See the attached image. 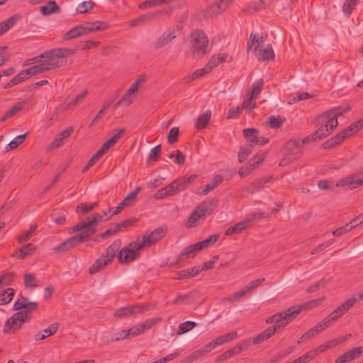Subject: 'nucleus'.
I'll use <instances>...</instances> for the list:
<instances>
[{"instance_id":"f257e3e1","label":"nucleus","mask_w":363,"mask_h":363,"mask_svg":"<svg viewBox=\"0 0 363 363\" xmlns=\"http://www.w3.org/2000/svg\"><path fill=\"white\" fill-rule=\"evenodd\" d=\"M303 307L302 306H296L287 308L284 311L274 314L269 317L266 323L268 324L274 323V325L268 327L262 333L258 334L252 340L253 345L259 344L270 338L277 331L284 328L288 323L298 315Z\"/></svg>"},{"instance_id":"f03ea898","label":"nucleus","mask_w":363,"mask_h":363,"mask_svg":"<svg viewBox=\"0 0 363 363\" xmlns=\"http://www.w3.org/2000/svg\"><path fill=\"white\" fill-rule=\"evenodd\" d=\"M74 54L72 49L61 48L47 50L32 58L33 62H42L48 71L66 66L67 60L65 57Z\"/></svg>"},{"instance_id":"7ed1b4c3","label":"nucleus","mask_w":363,"mask_h":363,"mask_svg":"<svg viewBox=\"0 0 363 363\" xmlns=\"http://www.w3.org/2000/svg\"><path fill=\"white\" fill-rule=\"evenodd\" d=\"M350 109V106L345 107H337L329 111H327L322 115L317 118V123L320 125L318 130L314 133L320 140L328 136L335 128L338 125L337 118L342 116L343 113L348 111Z\"/></svg>"},{"instance_id":"20e7f679","label":"nucleus","mask_w":363,"mask_h":363,"mask_svg":"<svg viewBox=\"0 0 363 363\" xmlns=\"http://www.w3.org/2000/svg\"><path fill=\"white\" fill-rule=\"evenodd\" d=\"M196 178V174H191L189 177H180L171 184L159 189L154 194V198L160 200L168 196H174L187 188Z\"/></svg>"},{"instance_id":"39448f33","label":"nucleus","mask_w":363,"mask_h":363,"mask_svg":"<svg viewBox=\"0 0 363 363\" xmlns=\"http://www.w3.org/2000/svg\"><path fill=\"white\" fill-rule=\"evenodd\" d=\"M232 0H218L207 8L202 9L194 15V18L197 21L206 19H211L221 14L230 6Z\"/></svg>"},{"instance_id":"423d86ee","label":"nucleus","mask_w":363,"mask_h":363,"mask_svg":"<svg viewBox=\"0 0 363 363\" xmlns=\"http://www.w3.org/2000/svg\"><path fill=\"white\" fill-rule=\"evenodd\" d=\"M192 52L194 54L203 55L207 52L208 39L203 30L195 29L191 33Z\"/></svg>"},{"instance_id":"0eeeda50","label":"nucleus","mask_w":363,"mask_h":363,"mask_svg":"<svg viewBox=\"0 0 363 363\" xmlns=\"http://www.w3.org/2000/svg\"><path fill=\"white\" fill-rule=\"evenodd\" d=\"M144 247V243L132 242L128 247H123L118 254V262L121 264H127L137 259L140 254L138 250Z\"/></svg>"},{"instance_id":"6e6552de","label":"nucleus","mask_w":363,"mask_h":363,"mask_svg":"<svg viewBox=\"0 0 363 363\" xmlns=\"http://www.w3.org/2000/svg\"><path fill=\"white\" fill-rule=\"evenodd\" d=\"M30 318L26 312H17L14 313L6 321L4 332L5 333L16 332L21 328L23 323L28 322Z\"/></svg>"},{"instance_id":"1a4fd4ad","label":"nucleus","mask_w":363,"mask_h":363,"mask_svg":"<svg viewBox=\"0 0 363 363\" xmlns=\"http://www.w3.org/2000/svg\"><path fill=\"white\" fill-rule=\"evenodd\" d=\"M171 13L170 10L168 9H161L158 10L152 13H149L147 14L142 15L139 16L138 18L133 20L130 23V26L134 27L138 26L141 24L148 23L151 21H152L155 18H160L161 16L164 15H169Z\"/></svg>"},{"instance_id":"9d476101","label":"nucleus","mask_w":363,"mask_h":363,"mask_svg":"<svg viewBox=\"0 0 363 363\" xmlns=\"http://www.w3.org/2000/svg\"><path fill=\"white\" fill-rule=\"evenodd\" d=\"M149 309L150 307L147 305H133L116 310L113 315L118 318H125L137 313H144Z\"/></svg>"},{"instance_id":"9b49d317","label":"nucleus","mask_w":363,"mask_h":363,"mask_svg":"<svg viewBox=\"0 0 363 363\" xmlns=\"http://www.w3.org/2000/svg\"><path fill=\"white\" fill-rule=\"evenodd\" d=\"M167 231V228L164 225L157 228L148 235L144 236L143 242H140L139 243H144V246H150L155 244L164 237Z\"/></svg>"},{"instance_id":"f8f14e48","label":"nucleus","mask_w":363,"mask_h":363,"mask_svg":"<svg viewBox=\"0 0 363 363\" xmlns=\"http://www.w3.org/2000/svg\"><path fill=\"white\" fill-rule=\"evenodd\" d=\"M360 173L350 174L347 177L340 179L336 182L337 187H346L348 190H353L359 186Z\"/></svg>"},{"instance_id":"ddd939ff","label":"nucleus","mask_w":363,"mask_h":363,"mask_svg":"<svg viewBox=\"0 0 363 363\" xmlns=\"http://www.w3.org/2000/svg\"><path fill=\"white\" fill-rule=\"evenodd\" d=\"M254 51L259 61H272L275 57V53L271 44L267 45L265 48L255 46Z\"/></svg>"},{"instance_id":"4468645a","label":"nucleus","mask_w":363,"mask_h":363,"mask_svg":"<svg viewBox=\"0 0 363 363\" xmlns=\"http://www.w3.org/2000/svg\"><path fill=\"white\" fill-rule=\"evenodd\" d=\"M38 307V303L29 301L28 298L21 296L15 302L13 305V310L19 311L25 309L23 312H26L28 314V312H32L36 310Z\"/></svg>"},{"instance_id":"2eb2a0df","label":"nucleus","mask_w":363,"mask_h":363,"mask_svg":"<svg viewBox=\"0 0 363 363\" xmlns=\"http://www.w3.org/2000/svg\"><path fill=\"white\" fill-rule=\"evenodd\" d=\"M218 205V199L216 198L211 199L208 201H203L200 205L196 206V209L203 217L211 214Z\"/></svg>"},{"instance_id":"dca6fc26","label":"nucleus","mask_w":363,"mask_h":363,"mask_svg":"<svg viewBox=\"0 0 363 363\" xmlns=\"http://www.w3.org/2000/svg\"><path fill=\"white\" fill-rule=\"evenodd\" d=\"M196 250H199L196 247H195V244L187 246L177 256L176 260L169 264V267H174L179 264L181 262H182L185 259H188L189 257H194V252Z\"/></svg>"},{"instance_id":"f3484780","label":"nucleus","mask_w":363,"mask_h":363,"mask_svg":"<svg viewBox=\"0 0 363 363\" xmlns=\"http://www.w3.org/2000/svg\"><path fill=\"white\" fill-rule=\"evenodd\" d=\"M363 353V347H356L352 350L345 352L342 355L338 357L335 362L336 363H346L359 357V355Z\"/></svg>"},{"instance_id":"a211bd4d","label":"nucleus","mask_w":363,"mask_h":363,"mask_svg":"<svg viewBox=\"0 0 363 363\" xmlns=\"http://www.w3.org/2000/svg\"><path fill=\"white\" fill-rule=\"evenodd\" d=\"M175 33L176 31L174 29L167 30L164 32L155 43V48L158 50L169 43L176 38Z\"/></svg>"},{"instance_id":"6ab92c4d","label":"nucleus","mask_w":363,"mask_h":363,"mask_svg":"<svg viewBox=\"0 0 363 363\" xmlns=\"http://www.w3.org/2000/svg\"><path fill=\"white\" fill-rule=\"evenodd\" d=\"M248 345L249 344L246 342H243L240 345H236L220 354L215 361L216 362H223L233 355L239 354L242 350L247 349Z\"/></svg>"},{"instance_id":"aec40b11","label":"nucleus","mask_w":363,"mask_h":363,"mask_svg":"<svg viewBox=\"0 0 363 363\" xmlns=\"http://www.w3.org/2000/svg\"><path fill=\"white\" fill-rule=\"evenodd\" d=\"M267 39V33H262L260 35H257L251 33L247 43V52H250L252 50H254L255 46L262 47L261 45L265 43Z\"/></svg>"},{"instance_id":"412c9836","label":"nucleus","mask_w":363,"mask_h":363,"mask_svg":"<svg viewBox=\"0 0 363 363\" xmlns=\"http://www.w3.org/2000/svg\"><path fill=\"white\" fill-rule=\"evenodd\" d=\"M79 245L74 236H72L65 241L61 242L59 245L52 248V251L55 253L65 252L70 250Z\"/></svg>"},{"instance_id":"4be33fe9","label":"nucleus","mask_w":363,"mask_h":363,"mask_svg":"<svg viewBox=\"0 0 363 363\" xmlns=\"http://www.w3.org/2000/svg\"><path fill=\"white\" fill-rule=\"evenodd\" d=\"M146 81V74H140L137 79L133 83L131 86L125 91V93L122 96L123 100H128L129 98L136 93L139 89L140 84H143Z\"/></svg>"},{"instance_id":"5701e85b","label":"nucleus","mask_w":363,"mask_h":363,"mask_svg":"<svg viewBox=\"0 0 363 363\" xmlns=\"http://www.w3.org/2000/svg\"><path fill=\"white\" fill-rule=\"evenodd\" d=\"M272 179V177H264L259 179H257L253 182H252L250 184H249L245 188V191L247 194H255L259 191H260Z\"/></svg>"},{"instance_id":"b1692460","label":"nucleus","mask_w":363,"mask_h":363,"mask_svg":"<svg viewBox=\"0 0 363 363\" xmlns=\"http://www.w3.org/2000/svg\"><path fill=\"white\" fill-rule=\"evenodd\" d=\"M333 345L328 342L323 344L320 346H319L318 350H312L311 351H308V352L301 356L299 359L301 363H306L310 360L313 359V358H315L318 355L319 352H323L325 350L331 347Z\"/></svg>"},{"instance_id":"393cba45","label":"nucleus","mask_w":363,"mask_h":363,"mask_svg":"<svg viewBox=\"0 0 363 363\" xmlns=\"http://www.w3.org/2000/svg\"><path fill=\"white\" fill-rule=\"evenodd\" d=\"M121 245V240L120 239L115 240L106 249V253L102 255L105 257L107 261L111 262L113 261L116 256V252Z\"/></svg>"},{"instance_id":"a878e982","label":"nucleus","mask_w":363,"mask_h":363,"mask_svg":"<svg viewBox=\"0 0 363 363\" xmlns=\"http://www.w3.org/2000/svg\"><path fill=\"white\" fill-rule=\"evenodd\" d=\"M40 11L43 16H47L55 13H59L60 8L55 1H50L46 5L40 6Z\"/></svg>"},{"instance_id":"bb28decb","label":"nucleus","mask_w":363,"mask_h":363,"mask_svg":"<svg viewBox=\"0 0 363 363\" xmlns=\"http://www.w3.org/2000/svg\"><path fill=\"white\" fill-rule=\"evenodd\" d=\"M346 138H347L342 133V131H341L339 133H337V135H335L334 137L331 138L330 139H329L327 141H325V143H323L322 144L321 147L325 150L332 148V147H335V145L342 143Z\"/></svg>"},{"instance_id":"cd10ccee","label":"nucleus","mask_w":363,"mask_h":363,"mask_svg":"<svg viewBox=\"0 0 363 363\" xmlns=\"http://www.w3.org/2000/svg\"><path fill=\"white\" fill-rule=\"evenodd\" d=\"M111 263L110 261H107L106 258L101 255L98 258L93 264L89 267V272L90 274H94L104 269L108 264Z\"/></svg>"},{"instance_id":"c85d7f7f","label":"nucleus","mask_w":363,"mask_h":363,"mask_svg":"<svg viewBox=\"0 0 363 363\" xmlns=\"http://www.w3.org/2000/svg\"><path fill=\"white\" fill-rule=\"evenodd\" d=\"M84 35L85 34L83 29V25H78L65 33L62 37V39L63 40H69Z\"/></svg>"},{"instance_id":"c756f323","label":"nucleus","mask_w":363,"mask_h":363,"mask_svg":"<svg viewBox=\"0 0 363 363\" xmlns=\"http://www.w3.org/2000/svg\"><path fill=\"white\" fill-rule=\"evenodd\" d=\"M96 232V229L93 225H89L88 227L84 228L82 232L78 235H74L79 244L82 243L84 240L89 238Z\"/></svg>"},{"instance_id":"7c9ffc66","label":"nucleus","mask_w":363,"mask_h":363,"mask_svg":"<svg viewBox=\"0 0 363 363\" xmlns=\"http://www.w3.org/2000/svg\"><path fill=\"white\" fill-rule=\"evenodd\" d=\"M250 222V220L239 222L236 223L235 225L228 228L226 230L225 234L226 235H232L233 234L240 233L242 230H244L248 227Z\"/></svg>"},{"instance_id":"2f4dec72","label":"nucleus","mask_w":363,"mask_h":363,"mask_svg":"<svg viewBox=\"0 0 363 363\" xmlns=\"http://www.w3.org/2000/svg\"><path fill=\"white\" fill-rule=\"evenodd\" d=\"M200 273L199 267H192L189 269H184L177 272V277L176 279L182 280L190 277H194Z\"/></svg>"},{"instance_id":"473e14b6","label":"nucleus","mask_w":363,"mask_h":363,"mask_svg":"<svg viewBox=\"0 0 363 363\" xmlns=\"http://www.w3.org/2000/svg\"><path fill=\"white\" fill-rule=\"evenodd\" d=\"M106 23L101 21L88 23L86 26L83 25V29L85 35L93 31L104 30L106 28Z\"/></svg>"},{"instance_id":"72a5a7b5","label":"nucleus","mask_w":363,"mask_h":363,"mask_svg":"<svg viewBox=\"0 0 363 363\" xmlns=\"http://www.w3.org/2000/svg\"><path fill=\"white\" fill-rule=\"evenodd\" d=\"M218 238H219V235L213 234V235H210L208 238H207L206 239L196 242L195 244V247H196L199 250H203L206 247H208L211 246L213 244H215L217 242V240H218Z\"/></svg>"},{"instance_id":"f704fd0d","label":"nucleus","mask_w":363,"mask_h":363,"mask_svg":"<svg viewBox=\"0 0 363 363\" xmlns=\"http://www.w3.org/2000/svg\"><path fill=\"white\" fill-rule=\"evenodd\" d=\"M15 292V290L11 288L4 289L0 293V305L4 306L9 303L13 299Z\"/></svg>"},{"instance_id":"c9c22d12","label":"nucleus","mask_w":363,"mask_h":363,"mask_svg":"<svg viewBox=\"0 0 363 363\" xmlns=\"http://www.w3.org/2000/svg\"><path fill=\"white\" fill-rule=\"evenodd\" d=\"M40 64L32 66L28 69H23L28 79L31 76H34L45 72L48 71L45 67V65L40 62Z\"/></svg>"},{"instance_id":"e433bc0d","label":"nucleus","mask_w":363,"mask_h":363,"mask_svg":"<svg viewBox=\"0 0 363 363\" xmlns=\"http://www.w3.org/2000/svg\"><path fill=\"white\" fill-rule=\"evenodd\" d=\"M211 117V111H208L203 114L198 116L196 123V128L197 130H201L206 127Z\"/></svg>"},{"instance_id":"4c0bfd02","label":"nucleus","mask_w":363,"mask_h":363,"mask_svg":"<svg viewBox=\"0 0 363 363\" xmlns=\"http://www.w3.org/2000/svg\"><path fill=\"white\" fill-rule=\"evenodd\" d=\"M35 250V247L33 246V244L29 243L23 246L21 248L17 249L16 251L14 252L13 256L20 259H24L27 255H30V252L34 251Z\"/></svg>"},{"instance_id":"58836bf2","label":"nucleus","mask_w":363,"mask_h":363,"mask_svg":"<svg viewBox=\"0 0 363 363\" xmlns=\"http://www.w3.org/2000/svg\"><path fill=\"white\" fill-rule=\"evenodd\" d=\"M244 138L250 143L256 145L259 130L255 128H245L242 130Z\"/></svg>"},{"instance_id":"ea45409f","label":"nucleus","mask_w":363,"mask_h":363,"mask_svg":"<svg viewBox=\"0 0 363 363\" xmlns=\"http://www.w3.org/2000/svg\"><path fill=\"white\" fill-rule=\"evenodd\" d=\"M363 127V118L360 119L356 123L351 124L350 126L347 127L344 130H342V133L347 138L348 137L353 135L354 133L360 130Z\"/></svg>"},{"instance_id":"a19ab883","label":"nucleus","mask_w":363,"mask_h":363,"mask_svg":"<svg viewBox=\"0 0 363 363\" xmlns=\"http://www.w3.org/2000/svg\"><path fill=\"white\" fill-rule=\"evenodd\" d=\"M223 178L220 175H216L212 179V181L205 186V188L202 191L203 195H207L211 191L213 190L220 184L222 183Z\"/></svg>"},{"instance_id":"79ce46f5","label":"nucleus","mask_w":363,"mask_h":363,"mask_svg":"<svg viewBox=\"0 0 363 363\" xmlns=\"http://www.w3.org/2000/svg\"><path fill=\"white\" fill-rule=\"evenodd\" d=\"M97 205V202L93 203H80L76 206V213L78 215H85L94 210Z\"/></svg>"},{"instance_id":"37998d69","label":"nucleus","mask_w":363,"mask_h":363,"mask_svg":"<svg viewBox=\"0 0 363 363\" xmlns=\"http://www.w3.org/2000/svg\"><path fill=\"white\" fill-rule=\"evenodd\" d=\"M28 79L24 70L20 72L17 75L12 78V79L4 85V89H9L14 85L24 82Z\"/></svg>"},{"instance_id":"c03bdc74","label":"nucleus","mask_w":363,"mask_h":363,"mask_svg":"<svg viewBox=\"0 0 363 363\" xmlns=\"http://www.w3.org/2000/svg\"><path fill=\"white\" fill-rule=\"evenodd\" d=\"M161 154V145H158L153 147L147 159V165H150L152 162L157 161L160 159Z\"/></svg>"},{"instance_id":"a18cd8bd","label":"nucleus","mask_w":363,"mask_h":363,"mask_svg":"<svg viewBox=\"0 0 363 363\" xmlns=\"http://www.w3.org/2000/svg\"><path fill=\"white\" fill-rule=\"evenodd\" d=\"M27 134H28V133H26L24 134L19 135L16 136L15 138H13L6 146V151H9L13 149H15L18 145L22 144L24 142V140H26Z\"/></svg>"},{"instance_id":"49530a36","label":"nucleus","mask_w":363,"mask_h":363,"mask_svg":"<svg viewBox=\"0 0 363 363\" xmlns=\"http://www.w3.org/2000/svg\"><path fill=\"white\" fill-rule=\"evenodd\" d=\"M359 0H345L342 6V11L347 16H350L352 11L358 4Z\"/></svg>"},{"instance_id":"de8ad7c7","label":"nucleus","mask_w":363,"mask_h":363,"mask_svg":"<svg viewBox=\"0 0 363 363\" xmlns=\"http://www.w3.org/2000/svg\"><path fill=\"white\" fill-rule=\"evenodd\" d=\"M204 218L205 217H203L201 214L199 212V211L196 208H195L194 211L191 214V216L189 217L186 225L189 228L196 226L197 225L199 220H203Z\"/></svg>"},{"instance_id":"09e8293b","label":"nucleus","mask_w":363,"mask_h":363,"mask_svg":"<svg viewBox=\"0 0 363 363\" xmlns=\"http://www.w3.org/2000/svg\"><path fill=\"white\" fill-rule=\"evenodd\" d=\"M141 188L138 186L133 191L130 192L128 196H126L123 200L122 201V205L125 207L130 206L136 199L137 195L140 192Z\"/></svg>"},{"instance_id":"8fccbe9b","label":"nucleus","mask_w":363,"mask_h":363,"mask_svg":"<svg viewBox=\"0 0 363 363\" xmlns=\"http://www.w3.org/2000/svg\"><path fill=\"white\" fill-rule=\"evenodd\" d=\"M161 318H153L151 319H148L145 320L144 323H140L138 325L139 328L140 329L141 333H143L146 330L150 329L154 325L157 323L158 322L161 321Z\"/></svg>"},{"instance_id":"3c124183","label":"nucleus","mask_w":363,"mask_h":363,"mask_svg":"<svg viewBox=\"0 0 363 363\" xmlns=\"http://www.w3.org/2000/svg\"><path fill=\"white\" fill-rule=\"evenodd\" d=\"M197 326V323L194 321L188 320L182 323L178 328L177 334L182 335L190 331L191 329Z\"/></svg>"},{"instance_id":"603ef678","label":"nucleus","mask_w":363,"mask_h":363,"mask_svg":"<svg viewBox=\"0 0 363 363\" xmlns=\"http://www.w3.org/2000/svg\"><path fill=\"white\" fill-rule=\"evenodd\" d=\"M265 281L264 278H259L255 280H253L248 283L242 289L244 291H245V294L250 293L255 291L258 286H259L264 281Z\"/></svg>"},{"instance_id":"864d4df0","label":"nucleus","mask_w":363,"mask_h":363,"mask_svg":"<svg viewBox=\"0 0 363 363\" xmlns=\"http://www.w3.org/2000/svg\"><path fill=\"white\" fill-rule=\"evenodd\" d=\"M37 227L38 226L36 224H33L28 231L23 232L17 237V240L19 242H23L28 240L36 230Z\"/></svg>"},{"instance_id":"5fc2aeb1","label":"nucleus","mask_w":363,"mask_h":363,"mask_svg":"<svg viewBox=\"0 0 363 363\" xmlns=\"http://www.w3.org/2000/svg\"><path fill=\"white\" fill-rule=\"evenodd\" d=\"M252 151V146L251 145H247L244 147H241L238 152V161L240 163L243 162L247 156H249Z\"/></svg>"},{"instance_id":"6e6d98bb","label":"nucleus","mask_w":363,"mask_h":363,"mask_svg":"<svg viewBox=\"0 0 363 363\" xmlns=\"http://www.w3.org/2000/svg\"><path fill=\"white\" fill-rule=\"evenodd\" d=\"M95 3L92 1H83L77 8L79 13H86L94 8Z\"/></svg>"},{"instance_id":"4d7b16f0","label":"nucleus","mask_w":363,"mask_h":363,"mask_svg":"<svg viewBox=\"0 0 363 363\" xmlns=\"http://www.w3.org/2000/svg\"><path fill=\"white\" fill-rule=\"evenodd\" d=\"M179 129L178 127H173L170 129L167 135V141L169 144L172 145L179 140Z\"/></svg>"},{"instance_id":"13d9d810","label":"nucleus","mask_w":363,"mask_h":363,"mask_svg":"<svg viewBox=\"0 0 363 363\" xmlns=\"http://www.w3.org/2000/svg\"><path fill=\"white\" fill-rule=\"evenodd\" d=\"M15 274L12 272L5 273L0 277V288L1 286L10 285L14 279Z\"/></svg>"},{"instance_id":"bf43d9fd","label":"nucleus","mask_w":363,"mask_h":363,"mask_svg":"<svg viewBox=\"0 0 363 363\" xmlns=\"http://www.w3.org/2000/svg\"><path fill=\"white\" fill-rule=\"evenodd\" d=\"M16 21L17 18L15 16H11L6 21L0 23V35H2L12 27Z\"/></svg>"},{"instance_id":"052dcab7","label":"nucleus","mask_w":363,"mask_h":363,"mask_svg":"<svg viewBox=\"0 0 363 363\" xmlns=\"http://www.w3.org/2000/svg\"><path fill=\"white\" fill-rule=\"evenodd\" d=\"M112 101H106L101 109L99 111V112L96 115V116L94 118V119L92 120V121L91 122V123L89 124V127H92L94 125V124L96 123V122L97 121H99V119L101 118V117L103 116V114H104V112L105 111H106L109 106H111Z\"/></svg>"},{"instance_id":"680f3d73","label":"nucleus","mask_w":363,"mask_h":363,"mask_svg":"<svg viewBox=\"0 0 363 363\" xmlns=\"http://www.w3.org/2000/svg\"><path fill=\"white\" fill-rule=\"evenodd\" d=\"M135 221V219L134 218H130L125 220L122 221L121 223H118L116 225V230L118 232L125 231L127 229H128L130 227H131L134 222Z\"/></svg>"},{"instance_id":"e2e57ef3","label":"nucleus","mask_w":363,"mask_h":363,"mask_svg":"<svg viewBox=\"0 0 363 363\" xmlns=\"http://www.w3.org/2000/svg\"><path fill=\"white\" fill-rule=\"evenodd\" d=\"M330 324H332V323L327 317H325L323 320L318 323L315 326L311 328L315 330L314 333L317 335L319 332L324 330Z\"/></svg>"},{"instance_id":"0e129e2a","label":"nucleus","mask_w":363,"mask_h":363,"mask_svg":"<svg viewBox=\"0 0 363 363\" xmlns=\"http://www.w3.org/2000/svg\"><path fill=\"white\" fill-rule=\"evenodd\" d=\"M318 186L322 190H333L337 187L336 182L330 180H320Z\"/></svg>"},{"instance_id":"69168bd1","label":"nucleus","mask_w":363,"mask_h":363,"mask_svg":"<svg viewBox=\"0 0 363 363\" xmlns=\"http://www.w3.org/2000/svg\"><path fill=\"white\" fill-rule=\"evenodd\" d=\"M356 302H357V299L354 296L348 298L345 302H344L340 306H338V308H340L343 314H345L350 308H352L355 304Z\"/></svg>"},{"instance_id":"338daca9","label":"nucleus","mask_w":363,"mask_h":363,"mask_svg":"<svg viewBox=\"0 0 363 363\" xmlns=\"http://www.w3.org/2000/svg\"><path fill=\"white\" fill-rule=\"evenodd\" d=\"M255 169H256V164L255 163H250L247 166L240 168L238 174L241 177H245L250 174Z\"/></svg>"},{"instance_id":"774afa93","label":"nucleus","mask_w":363,"mask_h":363,"mask_svg":"<svg viewBox=\"0 0 363 363\" xmlns=\"http://www.w3.org/2000/svg\"><path fill=\"white\" fill-rule=\"evenodd\" d=\"M263 85V80L259 79L256 81L252 86V89L250 91V95L255 97V99L257 98L259 94L261 93L262 87Z\"/></svg>"}]
</instances>
